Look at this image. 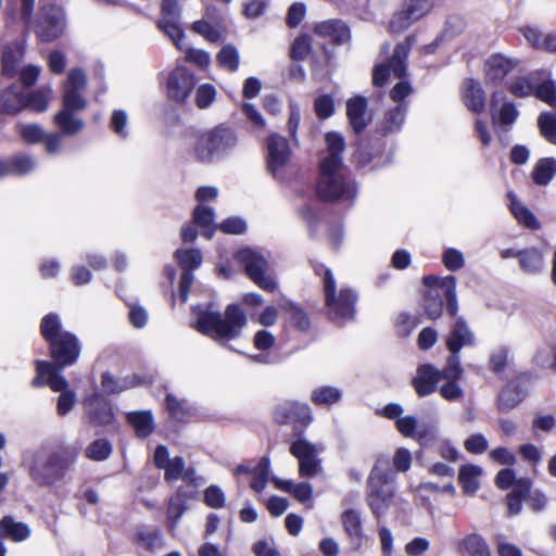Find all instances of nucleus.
<instances>
[{"mask_svg":"<svg viewBox=\"0 0 556 556\" xmlns=\"http://www.w3.org/2000/svg\"><path fill=\"white\" fill-rule=\"evenodd\" d=\"M327 155L320 161V177L317 184V194L328 201L337 199H353L354 184L348 181L341 170V153L345 148L343 137L338 132H327L325 137Z\"/></svg>","mask_w":556,"mask_h":556,"instance_id":"f257e3e1","label":"nucleus"},{"mask_svg":"<svg viewBox=\"0 0 556 556\" xmlns=\"http://www.w3.org/2000/svg\"><path fill=\"white\" fill-rule=\"evenodd\" d=\"M247 323L244 312L238 305L230 304L224 315L211 311L202 312L195 327L201 333L216 341H224L238 338Z\"/></svg>","mask_w":556,"mask_h":556,"instance_id":"f03ea898","label":"nucleus"},{"mask_svg":"<svg viewBox=\"0 0 556 556\" xmlns=\"http://www.w3.org/2000/svg\"><path fill=\"white\" fill-rule=\"evenodd\" d=\"M180 7L175 0H163L161 4V18L157 27L165 33L174 45L185 52V60L193 63L201 70H206L211 65L208 52L189 48L185 42V34L180 28Z\"/></svg>","mask_w":556,"mask_h":556,"instance_id":"7ed1b4c3","label":"nucleus"},{"mask_svg":"<svg viewBox=\"0 0 556 556\" xmlns=\"http://www.w3.org/2000/svg\"><path fill=\"white\" fill-rule=\"evenodd\" d=\"M41 333L50 342L51 354L60 368L70 366L79 356L77 339L70 332H60L56 315H47L41 321Z\"/></svg>","mask_w":556,"mask_h":556,"instance_id":"20e7f679","label":"nucleus"},{"mask_svg":"<svg viewBox=\"0 0 556 556\" xmlns=\"http://www.w3.org/2000/svg\"><path fill=\"white\" fill-rule=\"evenodd\" d=\"M424 283L430 288L424 300L425 312L430 319H437L443 312V298L447 304L451 316L457 313L456 281L453 276L439 278L435 276L424 277Z\"/></svg>","mask_w":556,"mask_h":556,"instance_id":"39448f33","label":"nucleus"},{"mask_svg":"<svg viewBox=\"0 0 556 556\" xmlns=\"http://www.w3.org/2000/svg\"><path fill=\"white\" fill-rule=\"evenodd\" d=\"M235 258L257 287L269 292L277 289L278 283L270 264L261 252L251 248H244L235 254Z\"/></svg>","mask_w":556,"mask_h":556,"instance_id":"423d86ee","label":"nucleus"},{"mask_svg":"<svg viewBox=\"0 0 556 556\" xmlns=\"http://www.w3.org/2000/svg\"><path fill=\"white\" fill-rule=\"evenodd\" d=\"M324 292L326 305L330 311L333 319L339 323L350 320L354 317V305L356 295L350 289L337 290L336 280L329 269H325L323 274Z\"/></svg>","mask_w":556,"mask_h":556,"instance_id":"0eeeda50","label":"nucleus"},{"mask_svg":"<svg viewBox=\"0 0 556 556\" xmlns=\"http://www.w3.org/2000/svg\"><path fill=\"white\" fill-rule=\"evenodd\" d=\"M60 367L53 363L39 361L37 362V378L34 379V384L41 383L48 384L54 392H61L56 409L61 416L66 415L75 403V394L73 391L67 390L68 382L66 378L60 374Z\"/></svg>","mask_w":556,"mask_h":556,"instance_id":"6e6552de","label":"nucleus"},{"mask_svg":"<svg viewBox=\"0 0 556 556\" xmlns=\"http://www.w3.org/2000/svg\"><path fill=\"white\" fill-rule=\"evenodd\" d=\"M237 144L235 132L225 127H216L199 135L194 152L199 160L208 162L228 152Z\"/></svg>","mask_w":556,"mask_h":556,"instance_id":"1a4fd4ad","label":"nucleus"},{"mask_svg":"<svg viewBox=\"0 0 556 556\" xmlns=\"http://www.w3.org/2000/svg\"><path fill=\"white\" fill-rule=\"evenodd\" d=\"M394 489L390 483V475L380 469L377 464L368 478L367 503L371 513L377 517H383L393 500Z\"/></svg>","mask_w":556,"mask_h":556,"instance_id":"9d476101","label":"nucleus"},{"mask_svg":"<svg viewBox=\"0 0 556 556\" xmlns=\"http://www.w3.org/2000/svg\"><path fill=\"white\" fill-rule=\"evenodd\" d=\"M291 161V150L286 138L279 135H270L267 139L266 165L268 172L276 177L281 178L282 173Z\"/></svg>","mask_w":556,"mask_h":556,"instance_id":"9b49d317","label":"nucleus"},{"mask_svg":"<svg viewBox=\"0 0 556 556\" xmlns=\"http://www.w3.org/2000/svg\"><path fill=\"white\" fill-rule=\"evenodd\" d=\"M291 454L299 460V475L313 478L321 472L320 460L317 458L318 448L306 440H298L290 447Z\"/></svg>","mask_w":556,"mask_h":556,"instance_id":"f8f14e48","label":"nucleus"},{"mask_svg":"<svg viewBox=\"0 0 556 556\" xmlns=\"http://www.w3.org/2000/svg\"><path fill=\"white\" fill-rule=\"evenodd\" d=\"M65 27V20L62 9L55 5L45 7L40 11L36 26L37 36L43 41H52L60 37Z\"/></svg>","mask_w":556,"mask_h":556,"instance_id":"ddd939ff","label":"nucleus"},{"mask_svg":"<svg viewBox=\"0 0 556 556\" xmlns=\"http://www.w3.org/2000/svg\"><path fill=\"white\" fill-rule=\"evenodd\" d=\"M412 40L413 39L409 37L405 42L400 43L388 64H380L374 68L372 83L376 86H383L391 73L397 78H401L405 74L406 67L404 60L407 58Z\"/></svg>","mask_w":556,"mask_h":556,"instance_id":"4468645a","label":"nucleus"},{"mask_svg":"<svg viewBox=\"0 0 556 556\" xmlns=\"http://www.w3.org/2000/svg\"><path fill=\"white\" fill-rule=\"evenodd\" d=\"M194 75L185 66L175 67L167 76V97L176 102H184L194 87Z\"/></svg>","mask_w":556,"mask_h":556,"instance_id":"2eb2a0df","label":"nucleus"},{"mask_svg":"<svg viewBox=\"0 0 556 556\" xmlns=\"http://www.w3.org/2000/svg\"><path fill=\"white\" fill-rule=\"evenodd\" d=\"M87 85V76L80 68H73L68 72L63 83V105L67 108H86V100L80 91Z\"/></svg>","mask_w":556,"mask_h":556,"instance_id":"dca6fc26","label":"nucleus"},{"mask_svg":"<svg viewBox=\"0 0 556 556\" xmlns=\"http://www.w3.org/2000/svg\"><path fill=\"white\" fill-rule=\"evenodd\" d=\"M275 418L278 422L294 420L307 426L313 420V415L307 404L287 402L276 408Z\"/></svg>","mask_w":556,"mask_h":556,"instance_id":"f3484780","label":"nucleus"},{"mask_svg":"<svg viewBox=\"0 0 556 556\" xmlns=\"http://www.w3.org/2000/svg\"><path fill=\"white\" fill-rule=\"evenodd\" d=\"M396 428L401 434L416 439L422 445L431 443L437 437V429L434 427L419 429L416 419L412 416L396 419Z\"/></svg>","mask_w":556,"mask_h":556,"instance_id":"a211bd4d","label":"nucleus"},{"mask_svg":"<svg viewBox=\"0 0 556 556\" xmlns=\"http://www.w3.org/2000/svg\"><path fill=\"white\" fill-rule=\"evenodd\" d=\"M441 380V371L431 365H422L418 368L414 379V387L420 396L431 394Z\"/></svg>","mask_w":556,"mask_h":556,"instance_id":"6ab92c4d","label":"nucleus"},{"mask_svg":"<svg viewBox=\"0 0 556 556\" xmlns=\"http://www.w3.org/2000/svg\"><path fill=\"white\" fill-rule=\"evenodd\" d=\"M472 343L473 333L464 319L462 317H457L446 340L448 350L452 353L457 354L463 346L471 345Z\"/></svg>","mask_w":556,"mask_h":556,"instance_id":"aec40b11","label":"nucleus"},{"mask_svg":"<svg viewBox=\"0 0 556 556\" xmlns=\"http://www.w3.org/2000/svg\"><path fill=\"white\" fill-rule=\"evenodd\" d=\"M367 101L363 97H355L346 103V114L355 132H361L368 124L366 112Z\"/></svg>","mask_w":556,"mask_h":556,"instance_id":"412c9836","label":"nucleus"},{"mask_svg":"<svg viewBox=\"0 0 556 556\" xmlns=\"http://www.w3.org/2000/svg\"><path fill=\"white\" fill-rule=\"evenodd\" d=\"M85 108H67L63 105V109L54 115L55 125L66 136H74L84 128V122L73 115L75 111H81Z\"/></svg>","mask_w":556,"mask_h":556,"instance_id":"4be33fe9","label":"nucleus"},{"mask_svg":"<svg viewBox=\"0 0 556 556\" xmlns=\"http://www.w3.org/2000/svg\"><path fill=\"white\" fill-rule=\"evenodd\" d=\"M503 93L502 92H494L491 98V114H492V121L496 125H503L508 126L516 122L519 113L516 109V106L510 103H504L502 108L498 110V112H495L496 104L502 101Z\"/></svg>","mask_w":556,"mask_h":556,"instance_id":"5701e85b","label":"nucleus"},{"mask_svg":"<svg viewBox=\"0 0 556 556\" xmlns=\"http://www.w3.org/2000/svg\"><path fill=\"white\" fill-rule=\"evenodd\" d=\"M464 102L468 110L481 113L485 108V93L478 81L467 79L464 83Z\"/></svg>","mask_w":556,"mask_h":556,"instance_id":"b1692460","label":"nucleus"},{"mask_svg":"<svg viewBox=\"0 0 556 556\" xmlns=\"http://www.w3.org/2000/svg\"><path fill=\"white\" fill-rule=\"evenodd\" d=\"M273 483L276 489L291 494L300 503L309 502L313 495V486L308 482L295 483L292 480H282L273 478Z\"/></svg>","mask_w":556,"mask_h":556,"instance_id":"393cba45","label":"nucleus"},{"mask_svg":"<svg viewBox=\"0 0 556 556\" xmlns=\"http://www.w3.org/2000/svg\"><path fill=\"white\" fill-rule=\"evenodd\" d=\"M26 108V97L16 85L10 86L0 94V111L5 114H16Z\"/></svg>","mask_w":556,"mask_h":556,"instance_id":"a878e982","label":"nucleus"},{"mask_svg":"<svg viewBox=\"0 0 556 556\" xmlns=\"http://www.w3.org/2000/svg\"><path fill=\"white\" fill-rule=\"evenodd\" d=\"M315 33L334 42H344L350 37L349 28L344 23L337 20L325 21L315 26Z\"/></svg>","mask_w":556,"mask_h":556,"instance_id":"bb28decb","label":"nucleus"},{"mask_svg":"<svg viewBox=\"0 0 556 556\" xmlns=\"http://www.w3.org/2000/svg\"><path fill=\"white\" fill-rule=\"evenodd\" d=\"M31 478L40 483L48 484L53 480V470L51 467V458L43 453L34 455L33 463L29 465Z\"/></svg>","mask_w":556,"mask_h":556,"instance_id":"cd10ccee","label":"nucleus"},{"mask_svg":"<svg viewBox=\"0 0 556 556\" xmlns=\"http://www.w3.org/2000/svg\"><path fill=\"white\" fill-rule=\"evenodd\" d=\"M513 67V62L501 54L492 55L485 62L486 80L490 83L500 81Z\"/></svg>","mask_w":556,"mask_h":556,"instance_id":"c85d7f7f","label":"nucleus"},{"mask_svg":"<svg viewBox=\"0 0 556 556\" xmlns=\"http://www.w3.org/2000/svg\"><path fill=\"white\" fill-rule=\"evenodd\" d=\"M89 418L97 425L110 424L113 414L108 403L100 396L93 395L86 402Z\"/></svg>","mask_w":556,"mask_h":556,"instance_id":"c756f323","label":"nucleus"},{"mask_svg":"<svg viewBox=\"0 0 556 556\" xmlns=\"http://www.w3.org/2000/svg\"><path fill=\"white\" fill-rule=\"evenodd\" d=\"M483 475V469L480 466L467 464L459 468L458 480L463 488L464 493L473 494L480 486L479 479Z\"/></svg>","mask_w":556,"mask_h":556,"instance_id":"7c9ffc66","label":"nucleus"},{"mask_svg":"<svg viewBox=\"0 0 556 556\" xmlns=\"http://www.w3.org/2000/svg\"><path fill=\"white\" fill-rule=\"evenodd\" d=\"M279 307L288 316L290 323L301 331H306L309 328V319L304 309L293 301L282 298L279 302Z\"/></svg>","mask_w":556,"mask_h":556,"instance_id":"2f4dec72","label":"nucleus"},{"mask_svg":"<svg viewBox=\"0 0 556 556\" xmlns=\"http://www.w3.org/2000/svg\"><path fill=\"white\" fill-rule=\"evenodd\" d=\"M193 222L201 229L206 239H212L217 225L214 224V211L212 207L199 204L193 211Z\"/></svg>","mask_w":556,"mask_h":556,"instance_id":"473e14b6","label":"nucleus"},{"mask_svg":"<svg viewBox=\"0 0 556 556\" xmlns=\"http://www.w3.org/2000/svg\"><path fill=\"white\" fill-rule=\"evenodd\" d=\"M556 175V159H540L533 166L531 176L535 185L546 186Z\"/></svg>","mask_w":556,"mask_h":556,"instance_id":"72a5a7b5","label":"nucleus"},{"mask_svg":"<svg viewBox=\"0 0 556 556\" xmlns=\"http://www.w3.org/2000/svg\"><path fill=\"white\" fill-rule=\"evenodd\" d=\"M269 466H270L269 459L266 457H263L260 460V463L257 464V466L252 471H250L244 466H239L236 469V473L250 472L253 476V480L251 482V488L255 492L260 493L265 489L266 483L269 479Z\"/></svg>","mask_w":556,"mask_h":556,"instance_id":"f704fd0d","label":"nucleus"},{"mask_svg":"<svg viewBox=\"0 0 556 556\" xmlns=\"http://www.w3.org/2000/svg\"><path fill=\"white\" fill-rule=\"evenodd\" d=\"M135 544L150 553H155L163 547L162 534L156 529H140L134 538Z\"/></svg>","mask_w":556,"mask_h":556,"instance_id":"c9c22d12","label":"nucleus"},{"mask_svg":"<svg viewBox=\"0 0 556 556\" xmlns=\"http://www.w3.org/2000/svg\"><path fill=\"white\" fill-rule=\"evenodd\" d=\"M531 489V481L527 478L518 479L515 483L514 489L507 495V507L509 514L517 515L521 510V503L529 494Z\"/></svg>","mask_w":556,"mask_h":556,"instance_id":"e433bc0d","label":"nucleus"},{"mask_svg":"<svg viewBox=\"0 0 556 556\" xmlns=\"http://www.w3.org/2000/svg\"><path fill=\"white\" fill-rule=\"evenodd\" d=\"M24 55V47L21 42H15L7 47L2 54V72L8 77H13L18 62Z\"/></svg>","mask_w":556,"mask_h":556,"instance_id":"4c0bfd02","label":"nucleus"},{"mask_svg":"<svg viewBox=\"0 0 556 556\" xmlns=\"http://www.w3.org/2000/svg\"><path fill=\"white\" fill-rule=\"evenodd\" d=\"M509 199L510 211L518 223L531 229L539 228V222L533 213L511 194H509Z\"/></svg>","mask_w":556,"mask_h":556,"instance_id":"58836bf2","label":"nucleus"},{"mask_svg":"<svg viewBox=\"0 0 556 556\" xmlns=\"http://www.w3.org/2000/svg\"><path fill=\"white\" fill-rule=\"evenodd\" d=\"M164 470L165 479L168 481L178 479L194 481V470L192 468L185 469V462L181 457L176 456L172 458Z\"/></svg>","mask_w":556,"mask_h":556,"instance_id":"ea45409f","label":"nucleus"},{"mask_svg":"<svg viewBox=\"0 0 556 556\" xmlns=\"http://www.w3.org/2000/svg\"><path fill=\"white\" fill-rule=\"evenodd\" d=\"M341 521L346 534L351 539L359 540L363 535L361 515L357 510L345 509L341 515Z\"/></svg>","mask_w":556,"mask_h":556,"instance_id":"a19ab883","label":"nucleus"},{"mask_svg":"<svg viewBox=\"0 0 556 556\" xmlns=\"http://www.w3.org/2000/svg\"><path fill=\"white\" fill-rule=\"evenodd\" d=\"M0 533L18 542L29 535V529L22 522H15L12 518L4 517L0 522Z\"/></svg>","mask_w":556,"mask_h":556,"instance_id":"79ce46f5","label":"nucleus"},{"mask_svg":"<svg viewBox=\"0 0 556 556\" xmlns=\"http://www.w3.org/2000/svg\"><path fill=\"white\" fill-rule=\"evenodd\" d=\"M216 62L219 67L236 72L240 63V54L236 47L231 45L224 46L216 55Z\"/></svg>","mask_w":556,"mask_h":556,"instance_id":"37998d69","label":"nucleus"},{"mask_svg":"<svg viewBox=\"0 0 556 556\" xmlns=\"http://www.w3.org/2000/svg\"><path fill=\"white\" fill-rule=\"evenodd\" d=\"M128 420L132 425L138 437H148L154 428L152 415L149 412H137L128 415Z\"/></svg>","mask_w":556,"mask_h":556,"instance_id":"c03bdc74","label":"nucleus"},{"mask_svg":"<svg viewBox=\"0 0 556 556\" xmlns=\"http://www.w3.org/2000/svg\"><path fill=\"white\" fill-rule=\"evenodd\" d=\"M52 97V89L45 87L31 92L26 97V108L36 112H45L48 109Z\"/></svg>","mask_w":556,"mask_h":556,"instance_id":"a18cd8bd","label":"nucleus"},{"mask_svg":"<svg viewBox=\"0 0 556 556\" xmlns=\"http://www.w3.org/2000/svg\"><path fill=\"white\" fill-rule=\"evenodd\" d=\"M463 546L469 556H491L486 542L478 534L467 535Z\"/></svg>","mask_w":556,"mask_h":556,"instance_id":"49530a36","label":"nucleus"},{"mask_svg":"<svg viewBox=\"0 0 556 556\" xmlns=\"http://www.w3.org/2000/svg\"><path fill=\"white\" fill-rule=\"evenodd\" d=\"M311 399L316 405H332L340 401L341 392L333 387H320L312 392Z\"/></svg>","mask_w":556,"mask_h":556,"instance_id":"de8ad7c7","label":"nucleus"},{"mask_svg":"<svg viewBox=\"0 0 556 556\" xmlns=\"http://www.w3.org/2000/svg\"><path fill=\"white\" fill-rule=\"evenodd\" d=\"M176 258L179 262L180 266L189 271L198 268L203 261L201 252L195 249H179L176 251Z\"/></svg>","mask_w":556,"mask_h":556,"instance_id":"09e8293b","label":"nucleus"},{"mask_svg":"<svg viewBox=\"0 0 556 556\" xmlns=\"http://www.w3.org/2000/svg\"><path fill=\"white\" fill-rule=\"evenodd\" d=\"M519 257L521 267L529 273H536L543 267V256L535 249L520 252Z\"/></svg>","mask_w":556,"mask_h":556,"instance_id":"8fccbe9b","label":"nucleus"},{"mask_svg":"<svg viewBox=\"0 0 556 556\" xmlns=\"http://www.w3.org/2000/svg\"><path fill=\"white\" fill-rule=\"evenodd\" d=\"M166 406L169 414L177 420L184 421L191 417V406L172 394L166 396Z\"/></svg>","mask_w":556,"mask_h":556,"instance_id":"3c124183","label":"nucleus"},{"mask_svg":"<svg viewBox=\"0 0 556 556\" xmlns=\"http://www.w3.org/2000/svg\"><path fill=\"white\" fill-rule=\"evenodd\" d=\"M523 399V393L515 387H506L498 395V406L502 410L516 407Z\"/></svg>","mask_w":556,"mask_h":556,"instance_id":"603ef678","label":"nucleus"},{"mask_svg":"<svg viewBox=\"0 0 556 556\" xmlns=\"http://www.w3.org/2000/svg\"><path fill=\"white\" fill-rule=\"evenodd\" d=\"M111 452V444L104 439H99L88 445L86 456L91 460L102 462L110 456Z\"/></svg>","mask_w":556,"mask_h":556,"instance_id":"864d4df0","label":"nucleus"},{"mask_svg":"<svg viewBox=\"0 0 556 556\" xmlns=\"http://www.w3.org/2000/svg\"><path fill=\"white\" fill-rule=\"evenodd\" d=\"M432 7V0H408L405 10L412 20L417 21L429 13Z\"/></svg>","mask_w":556,"mask_h":556,"instance_id":"5fc2aeb1","label":"nucleus"},{"mask_svg":"<svg viewBox=\"0 0 556 556\" xmlns=\"http://www.w3.org/2000/svg\"><path fill=\"white\" fill-rule=\"evenodd\" d=\"M216 88L211 84H202L195 91V103L200 109L208 108L216 99Z\"/></svg>","mask_w":556,"mask_h":556,"instance_id":"6e6d98bb","label":"nucleus"},{"mask_svg":"<svg viewBox=\"0 0 556 556\" xmlns=\"http://www.w3.org/2000/svg\"><path fill=\"white\" fill-rule=\"evenodd\" d=\"M539 126L542 135L551 143L556 144V119L549 113H543L539 117Z\"/></svg>","mask_w":556,"mask_h":556,"instance_id":"4d7b16f0","label":"nucleus"},{"mask_svg":"<svg viewBox=\"0 0 556 556\" xmlns=\"http://www.w3.org/2000/svg\"><path fill=\"white\" fill-rule=\"evenodd\" d=\"M533 93L541 101L547 103L551 106L556 108V92L555 86L552 80H546L541 85L534 87Z\"/></svg>","mask_w":556,"mask_h":556,"instance_id":"13d9d810","label":"nucleus"},{"mask_svg":"<svg viewBox=\"0 0 556 556\" xmlns=\"http://www.w3.org/2000/svg\"><path fill=\"white\" fill-rule=\"evenodd\" d=\"M509 90L514 96L523 98L533 94L534 86L529 77L521 76L511 80L509 84Z\"/></svg>","mask_w":556,"mask_h":556,"instance_id":"bf43d9fd","label":"nucleus"},{"mask_svg":"<svg viewBox=\"0 0 556 556\" xmlns=\"http://www.w3.org/2000/svg\"><path fill=\"white\" fill-rule=\"evenodd\" d=\"M20 135L27 143H37L45 138L42 128L37 124L18 125Z\"/></svg>","mask_w":556,"mask_h":556,"instance_id":"052dcab7","label":"nucleus"},{"mask_svg":"<svg viewBox=\"0 0 556 556\" xmlns=\"http://www.w3.org/2000/svg\"><path fill=\"white\" fill-rule=\"evenodd\" d=\"M430 541L424 536H416L405 544L407 556H425L430 549Z\"/></svg>","mask_w":556,"mask_h":556,"instance_id":"680f3d73","label":"nucleus"},{"mask_svg":"<svg viewBox=\"0 0 556 556\" xmlns=\"http://www.w3.org/2000/svg\"><path fill=\"white\" fill-rule=\"evenodd\" d=\"M463 369L460 367L459 358L457 354L452 353V355L447 358L446 367L443 371H441V379H446L447 381H456L462 377Z\"/></svg>","mask_w":556,"mask_h":556,"instance_id":"e2e57ef3","label":"nucleus"},{"mask_svg":"<svg viewBox=\"0 0 556 556\" xmlns=\"http://www.w3.org/2000/svg\"><path fill=\"white\" fill-rule=\"evenodd\" d=\"M192 30L208 41H217L220 38L219 30L206 21H197L192 24Z\"/></svg>","mask_w":556,"mask_h":556,"instance_id":"0e129e2a","label":"nucleus"},{"mask_svg":"<svg viewBox=\"0 0 556 556\" xmlns=\"http://www.w3.org/2000/svg\"><path fill=\"white\" fill-rule=\"evenodd\" d=\"M218 228L225 232V233H229V235H241L247 229V224L245 222L240 218V217H229L225 220H223L219 225H218Z\"/></svg>","mask_w":556,"mask_h":556,"instance_id":"69168bd1","label":"nucleus"},{"mask_svg":"<svg viewBox=\"0 0 556 556\" xmlns=\"http://www.w3.org/2000/svg\"><path fill=\"white\" fill-rule=\"evenodd\" d=\"M128 124V116L125 111L116 110L113 112L111 117V126L116 135L122 138H126L128 136V131L126 126Z\"/></svg>","mask_w":556,"mask_h":556,"instance_id":"338daca9","label":"nucleus"},{"mask_svg":"<svg viewBox=\"0 0 556 556\" xmlns=\"http://www.w3.org/2000/svg\"><path fill=\"white\" fill-rule=\"evenodd\" d=\"M488 445V440L480 433L468 437L464 443L466 451L472 454H482Z\"/></svg>","mask_w":556,"mask_h":556,"instance_id":"774afa93","label":"nucleus"}]
</instances>
